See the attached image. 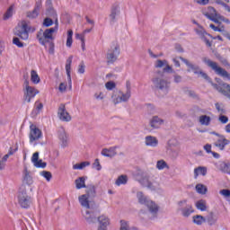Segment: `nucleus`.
Segmentation results:
<instances>
[{
	"label": "nucleus",
	"mask_w": 230,
	"mask_h": 230,
	"mask_svg": "<svg viewBox=\"0 0 230 230\" xmlns=\"http://www.w3.org/2000/svg\"><path fill=\"white\" fill-rule=\"evenodd\" d=\"M119 94H121L120 98H122V102H128V100H130L131 92H126V93H123L119 91Z\"/></svg>",
	"instance_id": "nucleus-45"
},
{
	"label": "nucleus",
	"mask_w": 230,
	"mask_h": 230,
	"mask_svg": "<svg viewBox=\"0 0 230 230\" xmlns=\"http://www.w3.org/2000/svg\"><path fill=\"white\" fill-rule=\"evenodd\" d=\"M31 80L32 84H39L40 82V77L39 76V74H37V71H31Z\"/></svg>",
	"instance_id": "nucleus-34"
},
{
	"label": "nucleus",
	"mask_w": 230,
	"mask_h": 230,
	"mask_svg": "<svg viewBox=\"0 0 230 230\" xmlns=\"http://www.w3.org/2000/svg\"><path fill=\"white\" fill-rule=\"evenodd\" d=\"M79 202L83 208H86V209H93V205L89 203V196L83 194L79 196Z\"/></svg>",
	"instance_id": "nucleus-19"
},
{
	"label": "nucleus",
	"mask_w": 230,
	"mask_h": 230,
	"mask_svg": "<svg viewBox=\"0 0 230 230\" xmlns=\"http://www.w3.org/2000/svg\"><path fill=\"white\" fill-rule=\"evenodd\" d=\"M209 84H211L212 87H214L216 91H218V93H221L222 94H224V89L220 85L213 83V81H210Z\"/></svg>",
	"instance_id": "nucleus-51"
},
{
	"label": "nucleus",
	"mask_w": 230,
	"mask_h": 230,
	"mask_svg": "<svg viewBox=\"0 0 230 230\" xmlns=\"http://www.w3.org/2000/svg\"><path fill=\"white\" fill-rule=\"evenodd\" d=\"M220 195H223V197H230V190L228 189H223L219 191Z\"/></svg>",
	"instance_id": "nucleus-59"
},
{
	"label": "nucleus",
	"mask_w": 230,
	"mask_h": 230,
	"mask_svg": "<svg viewBox=\"0 0 230 230\" xmlns=\"http://www.w3.org/2000/svg\"><path fill=\"white\" fill-rule=\"evenodd\" d=\"M146 146H152L153 148H155L159 145V140L155 137L147 136L146 137Z\"/></svg>",
	"instance_id": "nucleus-21"
},
{
	"label": "nucleus",
	"mask_w": 230,
	"mask_h": 230,
	"mask_svg": "<svg viewBox=\"0 0 230 230\" xmlns=\"http://www.w3.org/2000/svg\"><path fill=\"white\" fill-rule=\"evenodd\" d=\"M119 230H130V225H128V221L120 220V227Z\"/></svg>",
	"instance_id": "nucleus-44"
},
{
	"label": "nucleus",
	"mask_w": 230,
	"mask_h": 230,
	"mask_svg": "<svg viewBox=\"0 0 230 230\" xmlns=\"http://www.w3.org/2000/svg\"><path fill=\"white\" fill-rule=\"evenodd\" d=\"M97 222H99V226L101 227H106L107 228L111 225V219H109L107 217V216H105V215L99 216L97 217Z\"/></svg>",
	"instance_id": "nucleus-22"
},
{
	"label": "nucleus",
	"mask_w": 230,
	"mask_h": 230,
	"mask_svg": "<svg viewBox=\"0 0 230 230\" xmlns=\"http://www.w3.org/2000/svg\"><path fill=\"white\" fill-rule=\"evenodd\" d=\"M31 161L34 166H40L39 164H37V161H39V152H36L32 155Z\"/></svg>",
	"instance_id": "nucleus-52"
},
{
	"label": "nucleus",
	"mask_w": 230,
	"mask_h": 230,
	"mask_svg": "<svg viewBox=\"0 0 230 230\" xmlns=\"http://www.w3.org/2000/svg\"><path fill=\"white\" fill-rule=\"evenodd\" d=\"M29 78H30V75L28 74V72L24 73L23 74V80H24L23 87L26 85H30Z\"/></svg>",
	"instance_id": "nucleus-55"
},
{
	"label": "nucleus",
	"mask_w": 230,
	"mask_h": 230,
	"mask_svg": "<svg viewBox=\"0 0 230 230\" xmlns=\"http://www.w3.org/2000/svg\"><path fill=\"white\" fill-rule=\"evenodd\" d=\"M71 64H73V56H70L66 59V76H67L70 89L72 87V85H71Z\"/></svg>",
	"instance_id": "nucleus-18"
},
{
	"label": "nucleus",
	"mask_w": 230,
	"mask_h": 230,
	"mask_svg": "<svg viewBox=\"0 0 230 230\" xmlns=\"http://www.w3.org/2000/svg\"><path fill=\"white\" fill-rule=\"evenodd\" d=\"M66 46L67 48L73 46V30L67 31Z\"/></svg>",
	"instance_id": "nucleus-38"
},
{
	"label": "nucleus",
	"mask_w": 230,
	"mask_h": 230,
	"mask_svg": "<svg viewBox=\"0 0 230 230\" xmlns=\"http://www.w3.org/2000/svg\"><path fill=\"white\" fill-rule=\"evenodd\" d=\"M78 73H80V75H84V73H85V64L84 61H82L78 66Z\"/></svg>",
	"instance_id": "nucleus-54"
},
{
	"label": "nucleus",
	"mask_w": 230,
	"mask_h": 230,
	"mask_svg": "<svg viewBox=\"0 0 230 230\" xmlns=\"http://www.w3.org/2000/svg\"><path fill=\"white\" fill-rule=\"evenodd\" d=\"M40 175L42 177H44V179H46V181H48V182H49V181H51V178L53 177L51 172H49V171H42V172H40Z\"/></svg>",
	"instance_id": "nucleus-43"
},
{
	"label": "nucleus",
	"mask_w": 230,
	"mask_h": 230,
	"mask_svg": "<svg viewBox=\"0 0 230 230\" xmlns=\"http://www.w3.org/2000/svg\"><path fill=\"white\" fill-rule=\"evenodd\" d=\"M49 55H54L55 53V43L53 41H49Z\"/></svg>",
	"instance_id": "nucleus-57"
},
{
	"label": "nucleus",
	"mask_w": 230,
	"mask_h": 230,
	"mask_svg": "<svg viewBox=\"0 0 230 230\" xmlns=\"http://www.w3.org/2000/svg\"><path fill=\"white\" fill-rule=\"evenodd\" d=\"M58 117L60 121H65L66 123L71 121V115L66 110V104L61 103L58 110Z\"/></svg>",
	"instance_id": "nucleus-12"
},
{
	"label": "nucleus",
	"mask_w": 230,
	"mask_h": 230,
	"mask_svg": "<svg viewBox=\"0 0 230 230\" xmlns=\"http://www.w3.org/2000/svg\"><path fill=\"white\" fill-rule=\"evenodd\" d=\"M66 89H67V85L64 83H61L58 87L59 92L64 93Z\"/></svg>",
	"instance_id": "nucleus-63"
},
{
	"label": "nucleus",
	"mask_w": 230,
	"mask_h": 230,
	"mask_svg": "<svg viewBox=\"0 0 230 230\" xmlns=\"http://www.w3.org/2000/svg\"><path fill=\"white\" fill-rule=\"evenodd\" d=\"M218 121H220V123L223 125H226V123H228L229 118L224 114H220L218 117Z\"/></svg>",
	"instance_id": "nucleus-49"
},
{
	"label": "nucleus",
	"mask_w": 230,
	"mask_h": 230,
	"mask_svg": "<svg viewBox=\"0 0 230 230\" xmlns=\"http://www.w3.org/2000/svg\"><path fill=\"white\" fill-rule=\"evenodd\" d=\"M156 168L157 170H164V168H170V166H168L164 160H159L156 163Z\"/></svg>",
	"instance_id": "nucleus-39"
},
{
	"label": "nucleus",
	"mask_w": 230,
	"mask_h": 230,
	"mask_svg": "<svg viewBox=\"0 0 230 230\" xmlns=\"http://www.w3.org/2000/svg\"><path fill=\"white\" fill-rule=\"evenodd\" d=\"M155 67L156 69L164 68L154 73L151 78L152 89L160 98H164L170 93L172 84L168 79L164 78V73H173V68H172L166 59H157L155 63Z\"/></svg>",
	"instance_id": "nucleus-1"
},
{
	"label": "nucleus",
	"mask_w": 230,
	"mask_h": 230,
	"mask_svg": "<svg viewBox=\"0 0 230 230\" xmlns=\"http://www.w3.org/2000/svg\"><path fill=\"white\" fill-rule=\"evenodd\" d=\"M83 217L89 225L96 224L98 222V217H100V209L92 207V208L85 211Z\"/></svg>",
	"instance_id": "nucleus-7"
},
{
	"label": "nucleus",
	"mask_w": 230,
	"mask_h": 230,
	"mask_svg": "<svg viewBox=\"0 0 230 230\" xmlns=\"http://www.w3.org/2000/svg\"><path fill=\"white\" fill-rule=\"evenodd\" d=\"M37 164H39V166H36V168H46L47 164L45 162H42V160H37Z\"/></svg>",
	"instance_id": "nucleus-62"
},
{
	"label": "nucleus",
	"mask_w": 230,
	"mask_h": 230,
	"mask_svg": "<svg viewBox=\"0 0 230 230\" xmlns=\"http://www.w3.org/2000/svg\"><path fill=\"white\" fill-rule=\"evenodd\" d=\"M56 31L57 28H49L45 30L43 32V37H40L38 34L37 39L39 40L40 44H41V46H46L47 42L53 40V33Z\"/></svg>",
	"instance_id": "nucleus-9"
},
{
	"label": "nucleus",
	"mask_w": 230,
	"mask_h": 230,
	"mask_svg": "<svg viewBox=\"0 0 230 230\" xmlns=\"http://www.w3.org/2000/svg\"><path fill=\"white\" fill-rule=\"evenodd\" d=\"M203 62L207 64L208 67H211L213 71H215L216 75H218V76H222V78H226V80H230V74L226 69L218 66L217 62L211 61V59L208 58H202Z\"/></svg>",
	"instance_id": "nucleus-5"
},
{
	"label": "nucleus",
	"mask_w": 230,
	"mask_h": 230,
	"mask_svg": "<svg viewBox=\"0 0 230 230\" xmlns=\"http://www.w3.org/2000/svg\"><path fill=\"white\" fill-rule=\"evenodd\" d=\"M105 87L108 89V91H112V89L116 88V83L109 81L105 84Z\"/></svg>",
	"instance_id": "nucleus-50"
},
{
	"label": "nucleus",
	"mask_w": 230,
	"mask_h": 230,
	"mask_svg": "<svg viewBox=\"0 0 230 230\" xmlns=\"http://www.w3.org/2000/svg\"><path fill=\"white\" fill-rule=\"evenodd\" d=\"M208 13L210 15H215L216 16L218 13H217V9H215V7L209 6L208 8Z\"/></svg>",
	"instance_id": "nucleus-61"
},
{
	"label": "nucleus",
	"mask_w": 230,
	"mask_h": 230,
	"mask_svg": "<svg viewBox=\"0 0 230 230\" xmlns=\"http://www.w3.org/2000/svg\"><path fill=\"white\" fill-rule=\"evenodd\" d=\"M192 222L196 224V226H202L206 222V217L200 215L193 216Z\"/></svg>",
	"instance_id": "nucleus-30"
},
{
	"label": "nucleus",
	"mask_w": 230,
	"mask_h": 230,
	"mask_svg": "<svg viewBox=\"0 0 230 230\" xmlns=\"http://www.w3.org/2000/svg\"><path fill=\"white\" fill-rule=\"evenodd\" d=\"M93 166V168H96V170H98V172H100V170H102V164H100V159L96 158Z\"/></svg>",
	"instance_id": "nucleus-56"
},
{
	"label": "nucleus",
	"mask_w": 230,
	"mask_h": 230,
	"mask_svg": "<svg viewBox=\"0 0 230 230\" xmlns=\"http://www.w3.org/2000/svg\"><path fill=\"white\" fill-rule=\"evenodd\" d=\"M29 191H33V189L24 184H22L18 190V203L23 209H28L31 206V196Z\"/></svg>",
	"instance_id": "nucleus-2"
},
{
	"label": "nucleus",
	"mask_w": 230,
	"mask_h": 230,
	"mask_svg": "<svg viewBox=\"0 0 230 230\" xmlns=\"http://www.w3.org/2000/svg\"><path fill=\"white\" fill-rule=\"evenodd\" d=\"M86 180H87L86 176H82V177L77 178L75 181L76 190H82V188H87V185H85Z\"/></svg>",
	"instance_id": "nucleus-27"
},
{
	"label": "nucleus",
	"mask_w": 230,
	"mask_h": 230,
	"mask_svg": "<svg viewBox=\"0 0 230 230\" xmlns=\"http://www.w3.org/2000/svg\"><path fill=\"white\" fill-rule=\"evenodd\" d=\"M215 106H216L217 111L218 112H220V114H226V109L221 108L220 103L217 102V103L215 104Z\"/></svg>",
	"instance_id": "nucleus-58"
},
{
	"label": "nucleus",
	"mask_w": 230,
	"mask_h": 230,
	"mask_svg": "<svg viewBox=\"0 0 230 230\" xmlns=\"http://www.w3.org/2000/svg\"><path fill=\"white\" fill-rule=\"evenodd\" d=\"M13 44H14V46H17L18 48H24V43H22V41H21V40L17 37H14L13 39Z\"/></svg>",
	"instance_id": "nucleus-46"
},
{
	"label": "nucleus",
	"mask_w": 230,
	"mask_h": 230,
	"mask_svg": "<svg viewBox=\"0 0 230 230\" xmlns=\"http://www.w3.org/2000/svg\"><path fill=\"white\" fill-rule=\"evenodd\" d=\"M137 198L138 199L139 204L146 206L150 213L155 218V217H157V213L159 212V206H157V204H155L154 201L148 199V198H146L141 191L137 193Z\"/></svg>",
	"instance_id": "nucleus-3"
},
{
	"label": "nucleus",
	"mask_w": 230,
	"mask_h": 230,
	"mask_svg": "<svg viewBox=\"0 0 230 230\" xmlns=\"http://www.w3.org/2000/svg\"><path fill=\"white\" fill-rule=\"evenodd\" d=\"M196 33L200 37L201 40L206 38V35H208V37H211V35L208 34V32H206V31H204V29L196 30Z\"/></svg>",
	"instance_id": "nucleus-42"
},
{
	"label": "nucleus",
	"mask_w": 230,
	"mask_h": 230,
	"mask_svg": "<svg viewBox=\"0 0 230 230\" xmlns=\"http://www.w3.org/2000/svg\"><path fill=\"white\" fill-rule=\"evenodd\" d=\"M118 57H119V45H115L108 49L106 54L107 64H114L118 60Z\"/></svg>",
	"instance_id": "nucleus-10"
},
{
	"label": "nucleus",
	"mask_w": 230,
	"mask_h": 230,
	"mask_svg": "<svg viewBox=\"0 0 230 230\" xmlns=\"http://www.w3.org/2000/svg\"><path fill=\"white\" fill-rule=\"evenodd\" d=\"M13 15V5H11L7 9L6 13H4V20L7 21V19H10V17H12Z\"/></svg>",
	"instance_id": "nucleus-41"
},
{
	"label": "nucleus",
	"mask_w": 230,
	"mask_h": 230,
	"mask_svg": "<svg viewBox=\"0 0 230 230\" xmlns=\"http://www.w3.org/2000/svg\"><path fill=\"white\" fill-rule=\"evenodd\" d=\"M208 173V168L206 167H197L194 169V176L197 179L199 177V174L206 176V174Z\"/></svg>",
	"instance_id": "nucleus-29"
},
{
	"label": "nucleus",
	"mask_w": 230,
	"mask_h": 230,
	"mask_svg": "<svg viewBox=\"0 0 230 230\" xmlns=\"http://www.w3.org/2000/svg\"><path fill=\"white\" fill-rule=\"evenodd\" d=\"M196 208L197 209H199V211H206V209H208V206H206V201L204 199L197 201Z\"/></svg>",
	"instance_id": "nucleus-36"
},
{
	"label": "nucleus",
	"mask_w": 230,
	"mask_h": 230,
	"mask_svg": "<svg viewBox=\"0 0 230 230\" xmlns=\"http://www.w3.org/2000/svg\"><path fill=\"white\" fill-rule=\"evenodd\" d=\"M111 98L113 99V103L115 105H118V103H121L123 102V99L121 98V96H119L114 99V95H112Z\"/></svg>",
	"instance_id": "nucleus-60"
},
{
	"label": "nucleus",
	"mask_w": 230,
	"mask_h": 230,
	"mask_svg": "<svg viewBox=\"0 0 230 230\" xmlns=\"http://www.w3.org/2000/svg\"><path fill=\"white\" fill-rule=\"evenodd\" d=\"M222 86L224 87V91H223L224 96H226V98H230V84L223 83Z\"/></svg>",
	"instance_id": "nucleus-40"
},
{
	"label": "nucleus",
	"mask_w": 230,
	"mask_h": 230,
	"mask_svg": "<svg viewBox=\"0 0 230 230\" xmlns=\"http://www.w3.org/2000/svg\"><path fill=\"white\" fill-rule=\"evenodd\" d=\"M150 127H152V128H159V127H161V125H163V123H164V120L158 118L157 116H154L151 119H150Z\"/></svg>",
	"instance_id": "nucleus-23"
},
{
	"label": "nucleus",
	"mask_w": 230,
	"mask_h": 230,
	"mask_svg": "<svg viewBox=\"0 0 230 230\" xmlns=\"http://www.w3.org/2000/svg\"><path fill=\"white\" fill-rule=\"evenodd\" d=\"M23 93H24V95H23L24 102H27V103H30V102H31V98H35V96L39 94V90L30 86V84H27L26 86H24Z\"/></svg>",
	"instance_id": "nucleus-11"
},
{
	"label": "nucleus",
	"mask_w": 230,
	"mask_h": 230,
	"mask_svg": "<svg viewBox=\"0 0 230 230\" xmlns=\"http://www.w3.org/2000/svg\"><path fill=\"white\" fill-rule=\"evenodd\" d=\"M178 211H181L182 217L188 218L195 210H193L191 204H188V200L183 199L178 202Z\"/></svg>",
	"instance_id": "nucleus-8"
},
{
	"label": "nucleus",
	"mask_w": 230,
	"mask_h": 230,
	"mask_svg": "<svg viewBox=\"0 0 230 230\" xmlns=\"http://www.w3.org/2000/svg\"><path fill=\"white\" fill-rule=\"evenodd\" d=\"M209 27L211 28V30H213L214 31H219L220 33H226V31L224 30V26L222 27H217L215 26V24L211 23L209 25Z\"/></svg>",
	"instance_id": "nucleus-47"
},
{
	"label": "nucleus",
	"mask_w": 230,
	"mask_h": 230,
	"mask_svg": "<svg viewBox=\"0 0 230 230\" xmlns=\"http://www.w3.org/2000/svg\"><path fill=\"white\" fill-rule=\"evenodd\" d=\"M58 138L62 142V146H67V134L66 133V129H64V128H61L58 130Z\"/></svg>",
	"instance_id": "nucleus-25"
},
{
	"label": "nucleus",
	"mask_w": 230,
	"mask_h": 230,
	"mask_svg": "<svg viewBox=\"0 0 230 230\" xmlns=\"http://www.w3.org/2000/svg\"><path fill=\"white\" fill-rule=\"evenodd\" d=\"M198 75H200L201 78H204V80H207V82H211V77L208 75L204 71L199 70V73Z\"/></svg>",
	"instance_id": "nucleus-53"
},
{
	"label": "nucleus",
	"mask_w": 230,
	"mask_h": 230,
	"mask_svg": "<svg viewBox=\"0 0 230 230\" xmlns=\"http://www.w3.org/2000/svg\"><path fill=\"white\" fill-rule=\"evenodd\" d=\"M116 15H119V5H113L111 7L110 13L111 24H114L116 22Z\"/></svg>",
	"instance_id": "nucleus-20"
},
{
	"label": "nucleus",
	"mask_w": 230,
	"mask_h": 230,
	"mask_svg": "<svg viewBox=\"0 0 230 230\" xmlns=\"http://www.w3.org/2000/svg\"><path fill=\"white\" fill-rule=\"evenodd\" d=\"M227 145H230V140L226 138V136L224 135L219 136L214 143V146H217L219 150H226V146H227Z\"/></svg>",
	"instance_id": "nucleus-14"
},
{
	"label": "nucleus",
	"mask_w": 230,
	"mask_h": 230,
	"mask_svg": "<svg viewBox=\"0 0 230 230\" xmlns=\"http://www.w3.org/2000/svg\"><path fill=\"white\" fill-rule=\"evenodd\" d=\"M179 58L181 60V62H183V64H185V66H187V67H189V69H190V71H193L194 75H199V73L201 71L200 66L192 64L188 59L182 57H180Z\"/></svg>",
	"instance_id": "nucleus-15"
},
{
	"label": "nucleus",
	"mask_w": 230,
	"mask_h": 230,
	"mask_svg": "<svg viewBox=\"0 0 230 230\" xmlns=\"http://www.w3.org/2000/svg\"><path fill=\"white\" fill-rule=\"evenodd\" d=\"M91 163L90 162H82L80 164H75L73 165V170H84L85 166H90Z\"/></svg>",
	"instance_id": "nucleus-37"
},
{
	"label": "nucleus",
	"mask_w": 230,
	"mask_h": 230,
	"mask_svg": "<svg viewBox=\"0 0 230 230\" xmlns=\"http://www.w3.org/2000/svg\"><path fill=\"white\" fill-rule=\"evenodd\" d=\"M86 197L90 198V199H94V197H96V186L93 185V184H89L86 186Z\"/></svg>",
	"instance_id": "nucleus-26"
},
{
	"label": "nucleus",
	"mask_w": 230,
	"mask_h": 230,
	"mask_svg": "<svg viewBox=\"0 0 230 230\" xmlns=\"http://www.w3.org/2000/svg\"><path fill=\"white\" fill-rule=\"evenodd\" d=\"M199 121L200 125H204L205 127H209V125L211 124V117L208 115H201L199 116Z\"/></svg>",
	"instance_id": "nucleus-28"
},
{
	"label": "nucleus",
	"mask_w": 230,
	"mask_h": 230,
	"mask_svg": "<svg viewBox=\"0 0 230 230\" xmlns=\"http://www.w3.org/2000/svg\"><path fill=\"white\" fill-rule=\"evenodd\" d=\"M30 143H33V141H39V139L42 137V131L37 128V126L32 124L30 126Z\"/></svg>",
	"instance_id": "nucleus-13"
},
{
	"label": "nucleus",
	"mask_w": 230,
	"mask_h": 230,
	"mask_svg": "<svg viewBox=\"0 0 230 230\" xmlns=\"http://www.w3.org/2000/svg\"><path fill=\"white\" fill-rule=\"evenodd\" d=\"M128 181V178L127 177V175H120L116 180L115 184L117 186H121V184H127Z\"/></svg>",
	"instance_id": "nucleus-35"
},
{
	"label": "nucleus",
	"mask_w": 230,
	"mask_h": 230,
	"mask_svg": "<svg viewBox=\"0 0 230 230\" xmlns=\"http://www.w3.org/2000/svg\"><path fill=\"white\" fill-rule=\"evenodd\" d=\"M217 220H218V217H217L213 212H210L207 216V222L208 224H209V226H214V224H217Z\"/></svg>",
	"instance_id": "nucleus-31"
},
{
	"label": "nucleus",
	"mask_w": 230,
	"mask_h": 230,
	"mask_svg": "<svg viewBox=\"0 0 230 230\" xmlns=\"http://www.w3.org/2000/svg\"><path fill=\"white\" fill-rule=\"evenodd\" d=\"M196 191L199 195H206L208 193V187L202 183H199L196 185Z\"/></svg>",
	"instance_id": "nucleus-33"
},
{
	"label": "nucleus",
	"mask_w": 230,
	"mask_h": 230,
	"mask_svg": "<svg viewBox=\"0 0 230 230\" xmlns=\"http://www.w3.org/2000/svg\"><path fill=\"white\" fill-rule=\"evenodd\" d=\"M137 177L144 188H148V190H151V191H155V190H157V187L154 186V183L150 181V175H148V172L138 170L137 172Z\"/></svg>",
	"instance_id": "nucleus-6"
},
{
	"label": "nucleus",
	"mask_w": 230,
	"mask_h": 230,
	"mask_svg": "<svg viewBox=\"0 0 230 230\" xmlns=\"http://www.w3.org/2000/svg\"><path fill=\"white\" fill-rule=\"evenodd\" d=\"M182 82V76L179 75H174V83L181 84Z\"/></svg>",
	"instance_id": "nucleus-64"
},
{
	"label": "nucleus",
	"mask_w": 230,
	"mask_h": 230,
	"mask_svg": "<svg viewBox=\"0 0 230 230\" xmlns=\"http://www.w3.org/2000/svg\"><path fill=\"white\" fill-rule=\"evenodd\" d=\"M219 168L223 173H227L230 175V162H222Z\"/></svg>",
	"instance_id": "nucleus-32"
},
{
	"label": "nucleus",
	"mask_w": 230,
	"mask_h": 230,
	"mask_svg": "<svg viewBox=\"0 0 230 230\" xmlns=\"http://www.w3.org/2000/svg\"><path fill=\"white\" fill-rule=\"evenodd\" d=\"M30 31H31V26L28 25L26 21H22L19 22L13 30L14 35L16 37H20L22 40H28Z\"/></svg>",
	"instance_id": "nucleus-4"
},
{
	"label": "nucleus",
	"mask_w": 230,
	"mask_h": 230,
	"mask_svg": "<svg viewBox=\"0 0 230 230\" xmlns=\"http://www.w3.org/2000/svg\"><path fill=\"white\" fill-rule=\"evenodd\" d=\"M43 26H45V28H49V26H53V20L51 18H45L43 20Z\"/></svg>",
	"instance_id": "nucleus-48"
},
{
	"label": "nucleus",
	"mask_w": 230,
	"mask_h": 230,
	"mask_svg": "<svg viewBox=\"0 0 230 230\" xmlns=\"http://www.w3.org/2000/svg\"><path fill=\"white\" fill-rule=\"evenodd\" d=\"M41 8L42 3L36 2L34 9L31 12L27 13V17L29 19H37V17H39V13L40 12Z\"/></svg>",
	"instance_id": "nucleus-16"
},
{
	"label": "nucleus",
	"mask_w": 230,
	"mask_h": 230,
	"mask_svg": "<svg viewBox=\"0 0 230 230\" xmlns=\"http://www.w3.org/2000/svg\"><path fill=\"white\" fill-rule=\"evenodd\" d=\"M23 182H25V186H31L33 184V178L30 175L28 172V167H24L23 171Z\"/></svg>",
	"instance_id": "nucleus-24"
},
{
	"label": "nucleus",
	"mask_w": 230,
	"mask_h": 230,
	"mask_svg": "<svg viewBox=\"0 0 230 230\" xmlns=\"http://www.w3.org/2000/svg\"><path fill=\"white\" fill-rule=\"evenodd\" d=\"M118 148V146H112L110 148H103L102 150V155H103L104 157H110L111 159H112V157H115V155H118V152H116V149Z\"/></svg>",
	"instance_id": "nucleus-17"
}]
</instances>
